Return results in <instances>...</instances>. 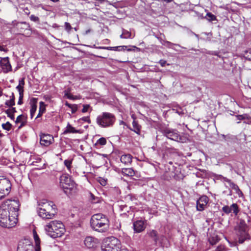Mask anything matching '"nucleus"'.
I'll list each match as a JSON object with an SVG mask.
<instances>
[{"label":"nucleus","instance_id":"1","mask_svg":"<svg viewBox=\"0 0 251 251\" xmlns=\"http://www.w3.org/2000/svg\"><path fill=\"white\" fill-rule=\"evenodd\" d=\"M20 204L17 200H7L0 206V226L11 228L18 222V211Z\"/></svg>","mask_w":251,"mask_h":251},{"label":"nucleus","instance_id":"2","mask_svg":"<svg viewBox=\"0 0 251 251\" xmlns=\"http://www.w3.org/2000/svg\"><path fill=\"white\" fill-rule=\"evenodd\" d=\"M37 212L44 220L52 219L57 213L56 206L52 201L44 200L38 202Z\"/></svg>","mask_w":251,"mask_h":251},{"label":"nucleus","instance_id":"3","mask_svg":"<svg viewBox=\"0 0 251 251\" xmlns=\"http://www.w3.org/2000/svg\"><path fill=\"white\" fill-rule=\"evenodd\" d=\"M91 227L99 232H107L109 228V221L105 215L101 213L93 215L90 220Z\"/></svg>","mask_w":251,"mask_h":251},{"label":"nucleus","instance_id":"4","mask_svg":"<svg viewBox=\"0 0 251 251\" xmlns=\"http://www.w3.org/2000/svg\"><path fill=\"white\" fill-rule=\"evenodd\" d=\"M44 229L48 235L53 238L61 237L65 232L64 225L60 221L53 220L44 226Z\"/></svg>","mask_w":251,"mask_h":251},{"label":"nucleus","instance_id":"5","mask_svg":"<svg viewBox=\"0 0 251 251\" xmlns=\"http://www.w3.org/2000/svg\"><path fill=\"white\" fill-rule=\"evenodd\" d=\"M101 249V251H128L126 249H122L120 241L113 236L104 240Z\"/></svg>","mask_w":251,"mask_h":251},{"label":"nucleus","instance_id":"6","mask_svg":"<svg viewBox=\"0 0 251 251\" xmlns=\"http://www.w3.org/2000/svg\"><path fill=\"white\" fill-rule=\"evenodd\" d=\"M248 226L244 220L240 219L235 227L236 234L238 238V242L242 244L246 240L250 238V235L247 231Z\"/></svg>","mask_w":251,"mask_h":251},{"label":"nucleus","instance_id":"7","mask_svg":"<svg viewBox=\"0 0 251 251\" xmlns=\"http://www.w3.org/2000/svg\"><path fill=\"white\" fill-rule=\"evenodd\" d=\"M116 121L115 116L112 113L103 112L97 118V123L102 127L112 126Z\"/></svg>","mask_w":251,"mask_h":251},{"label":"nucleus","instance_id":"8","mask_svg":"<svg viewBox=\"0 0 251 251\" xmlns=\"http://www.w3.org/2000/svg\"><path fill=\"white\" fill-rule=\"evenodd\" d=\"M60 185L66 194L68 193V190L72 191L76 189L75 182L66 174H63L60 176Z\"/></svg>","mask_w":251,"mask_h":251},{"label":"nucleus","instance_id":"9","mask_svg":"<svg viewBox=\"0 0 251 251\" xmlns=\"http://www.w3.org/2000/svg\"><path fill=\"white\" fill-rule=\"evenodd\" d=\"M11 188V184L9 179L5 178L0 179V200L9 194Z\"/></svg>","mask_w":251,"mask_h":251},{"label":"nucleus","instance_id":"10","mask_svg":"<svg viewBox=\"0 0 251 251\" xmlns=\"http://www.w3.org/2000/svg\"><path fill=\"white\" fill-rule=\"evenodd\" d=\"M163 133L166 137L171 140L176 141H179L181 140L178 132L176 129L166 128L163 130Z\"/></svg>","mask_w":251,"mask_h":251},{"label":"nucleus","instance_id":"11","mask_svg":"<svg viewBox=\"0 0 251 251\" xmlns=\"http://www.w3.org/2000/svg\"><path fill=\"white\" fill-rule=\"evenodd\" d=\"M34 250L33 246L27 240L20 242L17 248V251H34Z\"/></svg>","mask_w":251,"mask_h":251},{"label":"nucleus","instance_id":"12","mask_svg":"<svg viewBox=\"0 0 251 251\" xmlns=\"http://www.w3.org/2000/svg\"><path fill=\"white\" fill-rule=\"evenodd\" d=\"M54 141L53 137L50 134H42L40 135V144L42 146H49Z\"/></svg>","mask_w":251,"mask_h":251},{"label":"nucleus","instance_id":"13","mask_svg":"<svg viewBox=\"0 0 251 251\" xmlns=\"http://www.w3.org/2000/svg\"><path fill=\"white\" fill-rule=\"evenodd\" d=\"M208 198L206 196L201 197L197 201V209L198 211H203L208 202Z\"/></svg>","mask_w":251,"mask_h":251},{"label":"nucleus","instance_id":"14","mask_svg":"<svg viewBox=\"0 0 251 251\" xmlns=\"http://www.w3.org/2000/svg\"><path fill=\"white\" fill-rule=\"evenodd\" d=\"M84 243L87 248L95 249L98 244V240L91 236H88L85 238Z\"/></svg>","mask_w":251,"mask_h":251},{"label":"nucleus","instance_id":"15","mask_svg":"<svg viewBox=\"0 0 251 251\" xmlns=\"http://www.w3.org/2000/svg\"><path fill=\"white\" fill-rule=\"evenodd\" d=\"M222 210L226 214H229L233 212L235 215H237L239 211L238 206L236 203H233L230 206L225 205L223 207Z\"/></svg>","mask_w":251,"mask_h":251},{"label":"nucleus","instance_id":"16","mask_svg":"<svg viewBox=\"0 0 251 251\" xmlns=\"http://www.w3.org/2000/svg\"><path fill=\"white\" fill-rule=\"evenodd\" d=\"M134 230L136 233H140L144 230L146 225L144 221L138 220L133 223Z\"/></svg>","mask_w":251,"mask_h":251},{"label":"nucleus","instance_id":"17","mask_svg":"<svg viewBox=\"0 0 251 251\" xmlns=\"http://www.w3.org/2000/svg\"><path fill=\"white\" fill-rule=\"evenodd\" d=\"M15 122L16 124H20L18 128H21L26 125L27 123V118L24 115H20L17 117Z\"/></svg>","mask_w":251,"mask_h":251},{"label":"nucleus","instance_id":"18","mask_svg":"<svg viewBox=\"0 0 251 251\" xmlns=\"http://www.w3.org/2000/svg\"><path fill=\"white\" fill-rule=\"evenodd\" d=\"M37 100L36 98H32L30 100L31 108L30 110V117L32 119L37 109Z\"/></svg>","mask_w":251,"mask_h":251},{"label":"nucleus","instance_id":"19","mask_svg":"<svg viewBox=\"0 0 251 251\" xmlns=\"http://www.w3.org/2000/svg\"><path fill=\"white\" fill-rule=\"evenodd\" d=\"M1 68L3 70H5L6 71L10 70L11 67L9 61L8 57L1 58Z\"/></svg>","mask_w":251,"mask_h":251},{"label":"nucleus","instance_id":"20","mask_svg":"<svg viewBox=\"0 0 251 251\" xmlns=\"http://www.w3.org/2000/svg\"><path fill=\"white\" fill-rule=\"evenodd\" d=\"M80 133L79 130L75 129L74 127H73L69 123L67 124V126L63 132L64 134H66L68 133Z\"/></svg>","mask_w":251,"mask_h":251},{"label":"nucleus","instance_id":"21","mask_svg":"<svg viewBox=\"0 0 251 251\" xmlns=\"http://www.w3.org/2000/svg\"><path fill=\"white\" fill-rule=\"evenodd\" d=\"M132 156L129 154H125L121 156V161L125 164H130L132 161Z\"/></svg>","mask_w":251,"mask_h":251},{"label":"nucleus","instance_id":"22","mask_svg":"<svg viewBox=\"0 0 251 251\" xmlns=\"http://www.w3.org/2000/svg\"><path fill=\"white\" fill-rule=\"evenodd\" d=\"M33 237H34V239L35 243V251H40V239H39V237L38 234L35 231L33 232Z\"/></svg>","mask_w":251,"mask_h":251},{"label":"nucleus","instance_id":"23","mask_svg":"<svg viewBox=\"0 0 251 251\" xmlns=\"http://www.w3.org/2000/svg\"><path fill=\"white\" fill-rule=\"evenodd\" d=\"M122 173L123 175L132 176L135 174L134 170L132 168H123L122 170Z\"/></svg>","mask_w":251,"mask_h":251},{"label":"nucleus","instance_id":"24","mask_svg":"<svg viewBox=\"0 0 251 251\" xmlns=\"http://www.w3.org/2000/svg\"><path fill=\"white\" fill-rule=\"evenodd\" d=\"M46 111V104L43 101H41L39 103V109L38 114L36 118L37 119L40 117L43 113H44Z\"/></svg>","mask_w":251,"mask_h":251},{"label":"nucleus","instance_id":"25","mask_svg":"<svg viewBox=\"0 0 251 251\" xmlns=\"http://www.w3.org/2000/svg\"><path fill=\"white\" fill-rule=\"evenodd\" d=\"M15 112H16V110L15 108L14 107L9 108L5 111V113L7 114V116L12 120L15 119L14 113Z\"/></svg>","mask_w":251,"mask_h":251},{"label":"nucleus","instance_id":"26","mask_svg":"<svg viewBox=\"0 0 251 251\" xmlns=\"http://www.w3.org/2000/svg\"><path fill=\"white\" fill-rule=\"evenodd\" d=\"M229 185L232 189L235 191L236 193L238 195L239 197H241L243 195L242 191L240 190L238 185H237L236 184L234 183L233 182H231Z\"/></svg>","mask_w":251,"mask_h":251},{"label":"nucleus","instance_id":"27","mask_svg":"<svg viewBox=\"0 0 251 251\" xmlns=\"http://www.w3.org/2000/svg\"><path fill=\"white\" fill-rule=\"evenodd\" d=\"M148 234L149 235V236H150L151 238L153 239L155 242L156 243L157 242L158 240V236L157 232L156 230H150L148 232Z\"/></svg>","mask_w":251,"mask_h":251},{"label":"nucleus","instance_id":"28","mask_svg":"<svg viewBox=\"0 0 251 251\" xmlns=\"http://www.w3.org/2000/svg\"><path fill=\"white\" fill-rule=\"evenodd\" d=\"M132 126L133 129L132 130L137 134H139L140 133L141 126L135 120H134L132 122Z\"/></svg>","mask_w":251,"mask_h":251},{"label":"nucleus","instance_id":"29","mask_svg":"<svg viewBox=\"0 0 251 251\" xmlns=\"http://www.w3.org/2000/svg\"><path fill=\"white\" fill-rule=\"evenodd\" d=\"M107 143L106 138L104 137H101L98 140L95 144V146L100 147L105 145Z\"/></svg>","mask_w":251,"mask_h":251},{"label":"nucleus","instance_id":"30","mask_svg":"<svg viewBox=\"0 0 251 251\" xmlns=\"http://www.w3.org/2000/svg\"><path fill=\"white\" fill-rule=\"evenodd\" d=\"M65 96L68 99L72 100H78L80 99L79 96H73L69 92V91H65Z\"/></svg>","mask_w":251,"mask_h":251},{"label":"nucleus","instance_id":"31","mask_svg":"<svg viewBox=\"0 0 251 251\" xmlns=\"http://www.w3.org/2000/svg\"><path fill=\"white\" fill-rule=\"evenodd\" d=\"M64 164L65 166L66 167L67 170L70 172L71 173V169L72 168V160H65L64 161Z\"/></svg>","mask_w":251,"mask_h":251},{"label":"nucleus","instance_id":"32","mask_svg":"<svg viewBox=\"0 0 251 251\" xmlns=\"http://www.w3.org/2000/svg\"><path fill=\"white\" fill-rule=\"evenodd\" d=\"M205 18L209 22H212L216 20V17L214 15L212 14L210 12H208L206 14Z\"/></svg>","mask_w":251,"mask_h":251},{"label":"nucleus","instance_id":"33","mask_svg":"<svg viewBox=\"0 0 251 251\" xmlns=\"http://www.w3.org/2000/svg\"><path fill=\"white\" fill-rule=\"evenodd\" d=\"M236 117L237 120H245V119H251L250 116L247 114H243V115H236Z\"/></svg>","mask_w":251,"mask_h":251},{"label":"nucleus","instance_id":"34","mask_svg":"<svg viewBox=\"0 0 251 251\" xmlns=\"http://www.w3.org/2000/svg\"><path fill=\"white\" fill-rule=\"evenodd\" d=\"M244 55L247 59L251 60V49L245 51Z\"/></svg>","mask_w":251,"mask_h":251},{"label":"nucleus","instance_id":"35","mask_svg":"<svg viewBox=\"0 0 251 251\" xmlns=\"http://www.w3.org/2000/svg\"><path fill=\"white\" fill-rule=\"evenodd\" d=\"M97 180L102 186H105L107 184V179L104 178L99 177Z\"/></svg>","mask_w":251,"mask_h":251},{"label":"nucleus","instance_id":"36","mask_svg":"<svg viewBox=\"0 0 251 251\" xmlns=\"http://www.w3.org/2000/svg\"><path fill=\"white\" fill-rule=\"evenodd\" d=\"M5 104L10 108H11L15 104V101H14L13 100L10 99L9 100H7L5 101Z\"/></svg>","mask_w":251,"mask_h":251},{"label":"nucleus","instance_id":"37","mask_svg":"<svg viewBox=\"0 0 251 251\" xmlns=\"http://www.w3.org/2000/svg\"><path fill=\"white\" fill-rule=\"evenodd\" d=\"M2 126L3 129L7 130H9L11 128V125L8 122H7L5 124H3L2 125Z\"/></svg>","mask_w":251,"mask_h":251},{"label":"nucleus","instance_id":"38","mask_svg":"<svg viewBox=\"0 0 251 251\" xmlns=\"http://www.w3.org/2000/svg\"><path fill=\"white\" fill-rule=\"evenodd\" d=\"M123 32L124 34L125 39L131 38V33L130 32L126 30H123Z\"/></svg>","mask_w":251,"mask_h":251},{"label":"nucleus","instance_id":"39","mask_svg":"<svg viewBox=\"0 0 251 251\" xmlns=\"http://www.w3.org/2000/svg\"><path fill=\"white\" fill-rule=\"evenodd\" d=\"M71 109L72 113L74 114L76 112L77 110L78 107L77 105L74 104L72 105L71 107L70 108Z\"/></svg>","mask_w":251,"mask_h":251},{"label":"nucleus","instance_id":"40","mask_svg":"<svg viewBox=\"0 0 251 251\" xmlns=\"http://www.w3.org/2000/svg\"><path fill=\"white\" fill-rule=\"evenodd\" d=\"M30 19L33 21V22H39V18L34 15H31L30 16Z\"/></svg>","mask_w":251,"mask_h":251},{"label":"nucleus","instance_id":"41","mask_svg":"<svg viewBox=\"0 0 251 251\" xmlns=\"http://www.w3.org/2000/svg\"><path fill=\"white\" fill-rule=\"evenodd\" d=\"M65 29L68 32H69L72 29V26L69 23L65 22Z\"/></svg>","mask_w":251,"mask_h":251},{"label":"nucleus","instance_id":"42","mask_svg":"<svg viewBox=\"0 0 251 251\" xmlns=\"http://www.w3.org/2000/svg\"><path fill=\"white\" fill-rule=\"evenodd\" d=\"M24 97V94H19V98L18 101V104L21 105L23 103V99Z\"/></svg>","mask_w":251,"mask_h":251},{"label":"nucleus","instance_id":"43","mask_svg":"<svg viewBox=\"0 0 251 251\" xmlns=\"http://www.w3.org/2000/svg\"><path fill=\"white\" fill-rule=\"evenodd\" d=\"M83 109L82 110V112L83 113H85L88 111L89 108H90V105L88 104L83 105Z\"/></svg>","mask_w":251,"mask_h":251},{"label":"nucleus","instance_id":"44","mask_svg":"<svg viewBox=\"0 0 251 251\" xmlns=\"http://www.w3.org/2000/svg\"><path fill=\"white\" fill-rule=\"evenodd\" d=\"M16 89L18 90L19 94H24V87L23 86L18 85L16 87Z\"/></svg>","mask_w":251,"mask_h":251},{"label":"nucleus","instance_id":"45","mask_svg":"<svg viewBox=\"0 0 251 251\" xmlns=\"http://www.w3.org/2000/svg\"><path fill=\"white\" fill-rule=\"evenodd\" d=\"M127 46H119V47H112V50H118V48H122L124 50H125L126 49Z\"/></svg>","mask_w":251,"mask_h":251},{"label":"nucleus","instance_id":"46","mask_svg":"<svg viewBox=\"0 0 251 251\" xmlns=\"http://www.w3.org/2000/svg\"><path fill=\"white\" fill-rule=\"evenodd\" d=\"M80 120H82L84 122H86L88 123H90L91 121L89 117H83L80 119Z\"/></svg>","mask_w":251,"mask_h":251},{"label":"nucleus","instance_id":"47","mask_svg":"<svg viewBox=\"0 0 251 251\" xmlns=\"http://www.w3.org/2000/svg\"><path fill=\"white\" fill-rule=\"evenodd\" d=\"M224 247L222 245H220L217 247L215 251H224Z\"/></svg>","mask_w":251,"mask_h":251},{"label":"nucleus","instance_id":"48","mask_svg":"<svg viewBox=\"0 0 251 251\" xmlns=\"http://www.w3.org/2000/svg\"><path fill=\"white\" fill-rule=\"evenodd\" d=\"M25 85L24 78H22L19 81V85L23 86Z\"/></svg>","mask_w":251,"mask_h":251},{"label":"nucleus","instance_id":"49","mask_svg":"<svg viewBox=\"0 0 251 251\" xmlns=\"http://www.w3.org/2000/svg\"><path fill=\"white\" fill-rule=\"evenodd\" d=\"M159 63L162 67H164L166 63V61L164 60H160L159 62Z\"/></svg>","mask_w":251,"mask_h":251},{"label":"nucleus","instance_id":"50","mask_svg":"<svg viewBox=\"0 0 251 251\" xmlns=\"http://www.w3.org/2000/svg\"><path fill=\"white\" fill-rule=\"evenodd\" d=\"M223 180L224 181L227 182L229 185L232 182L230 179H228V178H227L226 177H223Z\"/></svg>","mask_w":251,"mask_h":251},{"label":"nucleus","instance_id":"51","mask_svg":"<svg viewBox=\"0 0 251 251\" xmlns=\"http://www.w3.org/2000/svg\"><path fill=\"white\" fill-rule=\"evenodd\" d=\"M165 43H166V45H167L168 47H171V46H172V45H174L173 43H172L171 42H169V41H166V42H165ZM174 45H176V46H179V45H178V44H174Z\"/></svg>","mask_w":251,"mask_h":251},{"label":"nucleus","instance_id":"52","mask_svg":"<svg viewBox=\"0 0 251 251\" xmlns=\"http://www.w3.org/2000/svg\"><path fill=\"white\" fill-rule=\"evenodd\" d=\"M209 241H210V243L211 245H214L218 242L217 240H215L214 239V238L210 239Z\"/></svg>","mask_w":251,"mask_h":251},{"label":"nucleus","instance_id":"53","mask_svg":"<svg viewBox=\"0 0 251 251\" xmlns=\"http://www.w3.org/2000/svg\"><path fill=\"white\" fill-rule=\"evenodd\" d=\"M100 48L107 50H112V47H101Z\"/></svg>","mask_w":251,"mask_h":251},{"label":"nucleus","instance_id":"54","mask_svg":"<svg viewBox=\"0 0 251 251\" xmlns=\"http://www.w3.org/2000/svg\"><path fill=\"white\" fill-rule=\"evenodd\" d=\"M65 105L69 108H71L73 104L69 103L68 101H66Z\"/></svg>","mask_w":251,"mask_h":251},{"label":"nucleus","instance_id":"55","mask_svg":"<svg viewBox=\"0 0 251 251\" xmlns=\"http://www.w3.org/2000/svg\"><path fill=\"white\" fill-rule=\"evenodd\" d=\"M10 99L15 101V96L13 93H12V95L10 96Z\"/></svg>","mask_w":251,"mask_h":251},{"label":"nucleus","instance_id":"56","mask_svg":"<svg viewBox=\"0 0 251 251\" xmlns=\"http://www.w3.org/2000/svg\"><path fill=\"white\" fill-rule=\"evenodd\" d=\"M91 29H89L85 31V32L84 33V35H87L89 33H90L91 32Z\"/></svg>","mask_w":251,"mask_h":251},{"label":"nucleus","instance_id":"57","mask_svg":"<svg viewBox=\"0 0 251 251\" xmlns=\"http://www.w3.org/2000/svg\"><path fill=\"white\" fill-rule=\"evenodd\" d=\"M211 54L212 55H217V56L220 57V56L218 55V52H217L216 51H214L213 53H211Z\"/></svg>","mask_w":251,"mask_h":251},{"label":"nucleus","instance_id":"58","mask_svg":"<svg viewBox=\"0 0 251 251\" xmlns=\"http://www.w3.org/2000/svg\"><path fill=\"white\" fill-rule=\"evenodd\" d=\"M0 51L4 50V48L2 46H1L0 45Z\"/></svg>","mask_w":251,"mask_h":251},{"label":"nucleus","instance_id":"59","mask_svg":"<svg viewBox=\"0 0 251 251\" xmlns=\"http://www.w3.org/2000/svg\"><path fill=\"white\" fill-rule=\"evenodd\" d=\"M120 38H125L124 37V33H123L121 35H120Z\"/></svg>","mask_w":251,"mask_h":251},{"label":"nucleus","instance_id":"60","mask_svg":"<svg viewBox=\"0 0 251 251\" xmlns=\"http://www.w3.org/2000/svg\"><path fill=\"white\" fill-rule=\"evenodd\" d=\"M0 67H1V59L0 60Z\"/></svg>","mask_w":251,"mask_h":251},{"label":"nucleus","instance_id":"61","mask_svg":"<svg viewBox=\"0 0 251 251\" xmlns=\"http://www.w3.org/2000/svg\"><path fill=\"white\" fill-rule=\"evenodd\" d=\"M91 195L92 198H93L94 197V195L92 194H91Z\"/></svg>","mask_w":251,"mask_h":251},{"label":"nucleus","instance_id":"62","mask_svg":"<svg viewBox=\"0 0 251 251\" xmlns=\"http://www.w3.org/2000/svg\"><path fill=\"white\" fill-rule=\"evenodd\" d=\"M124 50L122 49V48L120 49L119 50Z\"/></svg>","mask_w":251,"mask_h":251},{"label":"nucleus","instance_id":"63","mask_svg":"<svg viewBox=\"0 0 251 251\" xmlns=\"http://www.w3.org/2000/svg\"><path fill=\"white\" fill-rule=\"evenodd\" d=\"M127 50L130 51V50H131L130 49H128Z\"/></svg>","mask_w":251,"mask_h":251},{"label":"nucleus","instance_id":"64","mask_svg":"<svg viewBox=\"0 0 251 251\" xmlns=\"http://www.w3.org/2000/svg\"><path fill=\"white\" fill-rule=\"evenodd\" d=\"M23 23V24H26V23H25V22H24V23Z\"/></svg>","mask_w":251,"mask_h":251}]
</instances>
